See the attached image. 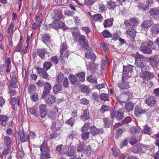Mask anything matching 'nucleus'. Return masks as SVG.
Returning a JSON list of instances; mask_svg holds the SVG:
<instances>
[{
	"label": "nucleus",
	"instance_id": "nucleus-1",
	"mask_svg": "<svg viewBox=\"0 0 159 159\" xmlns=\"http://www.w3.org/2000/svg\"><path fill=\"white\" fill-rule=\"evenodd\" d=\"M133 66L128 65L127 66H123L122 78L127 79L131 76V74L133 69Z\"/></svg>",
	"mask_w": 159,
	"mask_h": 159
},
{
	"label": "nucleus",
	"instance_id": "nucleus-2",
	"mask_svg": "<svg viewBox=\"0 0 159 159\" xmlns=\"http://www.w3.org/2000/svg\"><path fill=\"white\" fill-rule=\"evenodd\" d=\"M39 115L42 118H45L47 114V107L46 104H41L39 107Z\"/></svg>",
	"mask_w": 159,
	"mask_h": 159
},
{
	"label": "nucleus",
	"instance_id": "nucleus-3",
	"mask_svg": "<svg viewBox=\"0 0 159 159\" xmlns=\"http://www.w3.org/2000/svg\"><path fill=\"white\" fill-rule=\"evenodd\" d=\"M146 64L145 61L143 59L138 57H135V65L136 67L140 68L142 70L145 69Z\"/></svg>",
	"mask_w": 159,
	"mask_h": 159
},
{
	"label": "nucleus",
	"instance_id": "nucleus-4",
	"mask_svg": "<svg viewBox=\"0 0 159 159\" xmlns=\"http://www.w3.org/2000/svg\"><path fill=\"white\" fill-rule=\"evenodd\" d=\"M157 99L154 96H151L147 97L146 99L145 102L148 106L152 107L156 103Z\"/></svg>",
	"mask_w": 159,
	"mask_h": 159
},
{
	"label": "nucleus",
	"instance_id": "nucleus-5",
	"mask_svg": "<svg viewBox=\"0 0 159 159\" xmlns=\"http://www.w3.org/2000/svg\"><path fill=\"white\" fill-rule=\"evenodd\" d=\"M86 66H87V69L91 73H93L95 70H97V69L98 65L92 63L90 65L88 64V63H90L88 62V60H85Z\"/></svg>",
	"mask_w": 159,
	"mask_h": 159
},
{
	"label": "nucleus",
	"instance_id": "nucleus-6",
	"mask_svg": "<svg viewBox=\"0 0 159 159\" xmlns=\"http://www.w3.org/2000/svg\"><path fill=\"white\" fill-rule=\"evenodd\" d=\"M61 48H60V58L61 59H60V61L62 63L64 64L65 63V61H64V57L62 56L63 53L65 52L67 48V46L66 44V43L64 42L63 43H62L61 45Z\"/></svg>",
	"mask_w": 159,
	"mask_h": 159
},
{
	"label": "nucleus",
	"instance_id": "nucleus-7",
	"mask_svg": "<svg viewBox=\"0 0 159 159\" xmlns=\"http://www.w3.org/2000/svg\"><path fill=\"white\" fill-rule=\"evenodd\" d=\"M51 89V86L50 84L48 82L46 83L45 84L43 94L42 96V98H44L46 96L50 93Z\"/></svg>",
	"mask_w": 159,
	"mask_h": 159
},
{
	"label": "nucleus",
	"instance_id": "nucleus-8",
	"mask_svg": "<svg viewBox=\"0 0 159 159\" xmlns=\"http://www.w3.org/2000/svg\"><path fill=\"white\" fill-rule=\"evenodd\" d=\"M90 131L93 136H95L99 134H102L103 133V129H98L95 126L92 125L91 126Z\"/></svg>",
	"mask_w": 159,
	"mask_h": 159
},
{
	"label": "nucleus",
	"instance_id": "nucleus-9",
	"mask_svg": "<svg viewBox=\"0 0 159 159\" xmlns=\"http://www.w3.org/2000/svg\"><path fill=\"white\" fill-rule=\"evenodd\" d=\"M9 86L12 88H16L18 87L17 80L15 75L11 77L9 83Z\"/></svg>",
	"mask_w": 159,
	"mask_h": 159
},
{
	"label": "nucleus",
	"instance_id": "nucleus-10",
	"mask_svg": "<svg viewBox=\"0 0 159 159\" xmlns=\"http://www.w3.org/2000/svg\"><path fill=\"white\" fill-rule=\"evenodd\" d=\"M125 110L123 108H121L119 109L116 112V113L115 116L116 118L118 120H122L124 117V113Z\"/></svg>",
	"mask_w": 159,
	"mask_h": 159
},
{
	"label": "nucleus",
	"instance_id": "nucleus-11",
	"mask_svg": "<svg viewBox=\"0 0 159 159\" xmlns=\"http://www.w3.org/2000/svg\"><path fill=\"white\" fill-rule=\"evenodd\" d=\"M76 148L74 146H69L65 153L68 156H73L75 152Z\"/></svg>",
	"mask_w": 159,
	"mask_h": 159
},
{
	"label": "nucleus",
	"instance_id": "nucleus-12",
	"mask_svg": "<svg viewBox=\"0 0 159 159\" xmlns=\"http://www.w3.org/2000/svg\"><path fill=\"white\" fill-rule=\"evenodd\" d=\"M58 110L57 107H54L53 110H52L49 116L52 120H55L57 117Z\"/></svg>",
	"mask_w": 159,
	"mask_h": 159
},
{
	"label": "nucleus",
	"instance_id": "nucleus-13",
	"mask_svg": "<svg viewBox=\"0 0 159 159\" xmlns=\"http://www.w3.org/2000/svg\"><path fill=\"white\" fill-rule=\"evenodd\" d=\"M140 49V51L144 54H150L152 52V49L148 46H141Z\"/></svg>",
	"mask_w": 159,
	"mask_h": 159
},
{
	"label": "nucleus",
	"instance_id": "nucleus-14",
	"mask_svg": "<svg viewBox=\"0 0 159 159\" xmlns=\"http://www.w3.org/2000/svg\"><path fill=\"white\" fill-rule=\"evenodd\" d=\"M46 53L47 51L44 48H38L37 49V53L38 55L42 59L44 58L45 54Z\"/></svg>",
	"mask_w": 159,
	"mask_h": 159
},
{
	"label": "nucleus",
	"instance_id": "nucleus-15",
	"mask_svg": "<svg viewBox=\"0 0 159 159\" xmlns=\"http://www.w3.org/2000/svg\"><path fill=\"white\" fill-rule=\"evenodd\" d=\"M20 139L21 142L24 143L29 140V138L26 134H25L23 130H21L19 132Z\"/></svg>",
	"mask_w": 159,
	"mask_h": 159
},
{
	"label": "nucleus",
	"instance_id": "nucleus-16",
	"mask_svg": "<svg viewBox=\"0 0 159 159\" xmlns=\"http://www.w3.org/2000/svg\"><path fill=\"white\" fill-rule=\"evenodd\" d=\"M45 100L48 104H51L56 101L55 98L52 94H49L46 97Z\"/></svg>",
	"mask_w": 159,
	"mask_h": 159
},
{
	"label": "nucleus",
	"instance_id": "nucleus-17",
	"mask_svg": "<svg viewBox=\"0 0 159 159\" xmlns=\"http://www.w3.org/2000/svg\"><path fill=\"white\" fill-rule=\"evenodd\" d=\"M145 112V111L143 110L140 106H137L135 109L134 115L138 117L139 114L144 113Z\"/></svg>",
	"mask_w": 159,
	"mask_h": 159
},
{
	"label": "nucleus",
	"instance_id": "nucleus-18",
	"mask_svg": "<svg viewBox=\"0 0 159 159\" xmlns=\"http://www.w3.org/2000/svg\"><path fill=\"white\" fill-rule=\"evenodd\" d=\"M149 13L151 16H157L159 15V8H152L149 11Z\"/></svg>",
	"mask_w": 159,
	"mask_h": 159
},
{
	"label": "nucleus",
	"instance_id": "nucleus-19",
	"mask_svg": "<svg viewBox=\"0 0 159 159\" xmlns=\"http://www.w3.org/2000/svg\"><path fill=\"white\" fill-rule=\"evenodd\" d=\"M85 60H88V59H89L93 61L96 59V56L93 52H90L85 54Z\"/></svg>",
	"mask_w": 159,
	"mask_h": 159
},
{
	"label": "nucleus",
	"instance_id": "nucleus-20",
	"mask_svg": "<svg viewBox=\"0 0 159 159\" xmlns=\"http://www.w3.org/2000/svg\"><path fill=\"white\" fill-rule=\"evenodd\" d=\"M92 18L96 22H102L103 20V17L100 14H94L92 16Z\"/></svg>",
	"mask_w": 159,
	"mask_h": 159
},
{
	"label": "nucleus",
	"instance_id": "nucleus-21",
	"mask_svg": "<svg viewBox=\"0 0 159 159\" xmlns=\"http://www.w3.org/2000/svg\"><path fill=\"white\" fill-rule=\"evenodd\" d=\"M125 108L127 111H130L133 109L134 104L130 102H128L125 103Z\"/></svg>",
	"mask_w": 159,
	"mask_h": 159
},
{
	"label": "nucleus",
	"instance_id": "nucleus-22",
	"mask_svg": "<svg viewBox=\"0 0 159 159\" xmlns=\"http://www.w3.org/2000/svg\"><path fill=\"white\" fill-rule=\"evenodd\" d=\"M55 18L57 20L62 19V13L61 10L57 9L54 10Z\"/></svg>",
	"mask_w": 159,
	"mask_h": 159
},
{
	"label": "nucleus",
	"instance_id": "nucleus-23",
	"mask_svg": "<svg viewBox=\"0 0 159 159\" xmlns=\"http://www.w3.org/2000/svg\"><path fill=\"white\" fill-rule=\"evenodd\" d=\"M79 42L83 46H86L88 45V43L86 41V37L84 35H81L79 37Z\"/></svg>",
	"mask_w": 159,
	"mask_h": 159
},
{
	"label": "nucleus",
	"instance_id": "nucleus-24",
	"mask_svg": "<svg viewBox=\"0 0 159 159\" xmlns=\"http://www.w3.org/2000/svg\"><path fill=\"white\" fill-rule=\"evenodd\" d=\"M154 23L153 20H148L144 21L141 26L145 28H148Z\"/></svg>",
	"mask_w": 159,
	"mask_h": 159
},
{
	"label": "nucleus",
	"instance_id": "nucleus-25",
	"mask_svg": "<svg viewBox=\"0 0 159 159\" xmlns=\"http://www.w3.org/2000/svg\"><path fill=\"white\" fill-rule=\"evenodd\" d=\"M152 33L153 34H157L159 32V24H156L153 25L151 28Z\"/></svg>",
	"mask_w": 159,
	"mask_h": 159
},
{
	"label": "nucleus",
	"instance_id": "nucleus-26",
	"mask_svg": "<svg viewBox=\"0 0 159 159\" xmlns=\"http://www.w3.org/2000/svg\"><path fill=\"white\" fill-rule=\"evenodd\" d=\"M118 87L122 89H125L129 88V84L128 82L123 81L121 82L118 84Z\"/></svg>",
	"mask_w": 159,
	"mask_h": 159
},
{
	"label": "nucleus",
	"instance_id": "nucleus-27",
	"mask_svg": "<svg viewBox=\"0 0 159 159\" xmlns=\"http://www.w3.org/2000/svg\"><path fill=\"white\" fill-rule=\"evenodd\" d=\"M99 11L100 12H103L106 10V5L102 2H100L98 4Z\"/></svg>",
	"mask_w": 159,
	"mask_h": 159
},
{
	"label": "nucleus",
	"instance_id": "nucleus-28",
	"mask_svg": "<svg viewBox=\"0 0 159 159\" xmlns=\"http://www.w3.org/2000/svg\"><path fill=\"white\" fill-rule=\"evenodd\" d=\"M142 150H143V148L142 145L141 144H139L133 147L132 152L135 153H137Z\"/></svg>",
	"mask_w": 159,
	"mask_h": 159
},
{
	"label": "nucleus",
	"instance_id": "nucleus-29",
	"mask_svg": "<svg viewBox=\"0 0 159 159\" xmlns=\"http://www.w3.org/2000/svg\"><path fill=\"white\" fill-rule=\"evenodd\" d=\"M12 139L10 137L7 136H6L4 138V143L5 145L9 147L11 145Z\"/></svg>",
	"mask_w": 159,
	"mask_h": 159
},
{
	"label": "nucleus",
	"instance_id": "nucleus-30",
	"mask_svg": "<svg viewBox=\"0 0 159 159\" xmlns=\"http://www.w3.org/2000/svg\"><path fill=\"white\" fill-rule=\"evenodd\" d=\"M80 118L84 120H87L89 119V111L88 109H86L84 110V114L81 116Z\"/></svg>",
	"mask_w": 159,
	"mask_h": 159
},
{
	"label": "nucleus",
	"instance_id": "nucleus-31",
	"mask_svg": "<svg viewBox=\"0 0 159 159\" xmlns=\"http://www.w3.org/2000/svg\"><path fill=\"white\" fill-rule=\"evenodd\" d=\"M142 76L143 79L146 80L152 78L153 75L151 73L146 72L144 73L143 74Z\"/></svg>",
	"mask_w": 159,
	"mask_h": 159
},
{
	"label": "nucleus",
	"instance_id": "nucleus-32",
	"mask_svg": "<svg viewBox=\"0 0 159 159\" xmlns=\"http://www.w3.org/2000/svg\"><path fill=\"white\" fill-rule=\"evenodd\" d=\"M113 20L107 19L105 20L103 22V25L105 28H107L111 26L113 24Z\"/></svg>",
	"mask_w": 159,
	"mask_h": 159
},
{
	"label": "nucleus",
	"instance_id": "nucleus-33",
	"mask_svg": "<svg viewBox=\"0 0 159 159\" xmlns=\"http://www.w3.org/2000/svg\"><path fill=\"white\" fill-rule=\"evenodd\" d=\"M143 133L150 135L152 133V129L148 125H145L143 127V129L142 131Z\"/></svg>",
	"mask_w": 159,
	"mask_h": 159
},
{
	"label": "nucleus",
	"instance_id": "nucleus-34",
	"mask_svg": "<svg viewBox=\"0 0 159 159\" xmlns=\"http://www.w3.org/2000/svg\"><path fill=\"white\" fill-rule=\"evenodd\" d=\"M97 78L94 75H89L87 78V80L91 83L96 84L97 83Z\"/></svg>",
	"mask_w": 159,
	"mask_h": 159
},
{
	"label": "nucleus",
	"instance_id": "nucleus-35",
	"mask_svg": "<svg viewBox=\"0 0 159 159\" xmlns=\"http://www.w3.org/2000/svg\"><path fill=\"white\" fill-rule=\"evenodd\" d=\"M126 34L129 35L131 38H134L136 35V32L134 29H130L126 31Z\"/></svg>",
	"mask_w": 159,
	"mask_h": 159
},
{
	"label": "nucleus",
	"instance_id": "nucleus-36",
	"mask_svg": "<svg viewBox=\"0 0 159 159\" xmlns=\"http://www.w3.org/2000/svg\"><path fill=\"white\" fill-rule=\"evenodd\" d=\"M40 149L42 152H48L49 151V149L46 142H44L41 144L40 147Z\"/></svg>",
	"mask_w": 159,
	"mask_h": 159
},
{
	"label": "nucleus",
	"instance_id": "nucleus-37",
	"mask_svg": "<svg viewBox=\"0 0 159 159\" xmlns=\"http://www.w3.org/2000/svg\"><path fill=\"white\" fill-rule=\"evenodd\" d=\"M42 40L46 44L50 42V36L48 34H44L42 36Z\"/></svg>",
	"mask_w": 159,
	"mask_h": 159
},
{
	"label": "nucleus",
	"instance_id": "nucleus-38",
	"mask_svg": "<svg viewBox=\"0 0 159 159\" xmlns=\"http://www.w3.org/2000/svg\"><path fill=\"white\" fill-rule=\"evenodd\" d=\"M107 5L108 8L109 9H114L116 6V3L111 0H110L107 2Z\"/></svg>",
	"mask_w": 159,
	"mask_h": 159
},
{
	"label": "nucleus",
	"instance_id": "nucleus-39",
	"mask_svg": "<svg viewBox=\"0 0 159 159\" xmlns=\"http://www.w3.org/2000/svg\"><path fill=\"white\" fill-rule=\"evenodd\" d=\"M7 117L5 116H0V122L2 126H5L6 124Z\"/></svg>",
	"mask_w": 159,
	"mask_h": 159
},
{
	"label": "nucleus",
	"instance_id": "nucleus-40",
	"mask_svg": "<svg viewBox=\"0 0 159 159\" xmlns=\"http://www.w3.org/2000/svg\"><path fill=\"white\" fill-rule=\"evenodd\" d=\"M52 66V64L51 62L45 61L43 64V68L44 70H48Z\"/></svg>",
	"mask_w": 159,
	"mask_h": 159
},
{
	"label": "nucleus",
	"instance_id": "nucleus-41",
	"mask_svg": "<svg viewBox=\"0 0 159 159\" xmlns=\"http://www.w3.org/2000/svg\"><path fill=\"white\" fill-rule=\"evenodd\" d=\"M103 122L104 125L106 128H109L111 125V122L110 120L107 118H104L103 119Z\"/></svg>",
	"mask_w": 159,
	"mask_h": 159
},
{
	"label": "nucleus",
	"instance_id": "nucleus-42",
	"mask_svg": "<svg viewBox=\"0 0 159 159\" xmlns=\"http://www.w3.org/2000/svg\"><path fill=\"white\" fill-rule=\"evenodd\" d=\"M58 28H61L64 30H68V28L61 21H58Z\"/></svg>",
	"mask_w": 159,
	"mask_h": 159
},
{
	"label": "nucleus",
	"instance_id": "nucleus-43",
	"mask_svg": "<svg viewBox=\"0 0 159 159\" xmlns=\"http://www.w3.org/2000/svg\"><path fill=\"white\" fill-rule=\"evenodd\" d=\"M50 157V153L46 152L42 153L40 155V159H48Z\"/></svg>",
	"mask_w": 159,
	"mask_h": 159
},
{
	"label": "nucleus",
	"instance_id": "nucleus-44",
	"mask_svg": "<svg viewBox=\"0 0 159 159\" xmlns=\"http://www.w3.org/2000/svg\"><path fill=\"white\" fill-rule=\"evenodd\" d=\"M61 86L60 84L55 85L53 88L54 93H57L58 91L61 90Z\"/></svg>",
	"mask_w": 159,
	"mask_h": 159
},
{
	"label": "nucleus",
	"instance_id": "nucleus-45",
	"mask_svg": "<svg viewBox=\"0 0 159 159\" xmlns=\"http://www.w3.org/2000/svg\"><path fill=\"white\" fill-rule=\"evenodd\" d=\"M108 95L107 93H102L99 95L100 99L105 101L108 100Z\"/></svg>",
	"mask_w": 159,
	"mask_h": 159
},
{
	"label": "nucleus",
	"instance_id": "nucleus-46",
	"mask_svg": "<svg viewBox=\"0 0 159 159\" xmlns=\"http://www.w3.org/2000/svg\"><path fill=\"white\" fill-rule=\"evenodd\" d=\"M36 89V86L34 84H31L29 86L28 90L29 93H35V91Z\"/></svg>",
	"mask_w": 159,
	"mask_h": 159
},
{
	"label": "nucleus",
	"instance_id": "nucleus-47",
	"mask_svg": "<svg viewBox=\"0 0 159 159\" xmlns=\"http://www.w3.org/2000/svg\"><path fill=\"white\" fill-rule=\"evenodd\" d=\"M130 132L134 134H137L140 131L139 129L136 126H133L131 127L130 128Z\"/></svg>",
	"mask_w": 159,
	"mask_h": 159
},
{
	"label": "nucleus",
	"instance_id": "nucleus-48",
	"mask_svg": "<svg viewBox=\"0 0 159 159\" xmlns=\"http://www.w3.org/2000/svg\"><path fill=\"white\" fill-rule=\"evenodd\" d=\"M130 25L131 27H133L139 21V20L138 19L135 18H133L130 20Z\"/></svg>",
	"mask_w": 159,
	"mask_h": 159
},
{
	"label": "nucleus",
	"instance_id": "nucleus-49",
	"mask_svg": "<svg viewBox=\"0 0 159 159\" xmlns=\"http://www.w3.org/2000/svg\"><path fill=\"white\" fill-rule=\"evenodd\" d=\"M109 110V107L106 105H102L100 109V111L102 113Z\"/></svg>",
	"mask_w": 159,
	"mask_h": 159
},
{
	"label": "nucleus",
	"instance_id": "nucleus-50",
	"mask_svg": "<svg viewBox=\"0 0 159 159\" xmlns=\"http://www.w3.org/2000/svg\"><path fill=\"white\" fill-rule=\"evenodd\" d=\"M69 79L73 84H74L77 82V77L74 75H70L69 77Z\"/></svg>",
	"mask_w": 159,
	"mask_h": 159
},
{
	"label": "nucleus",
	"instance_id": "nucleus-51",
	"mask_svg": "<svg viewBox=\"0 0 159 159\" xmlns=\"http://www.w3.org/2000/svg\"><path fill=\"white\" fill-rule=\"evenodd\" d=\"M76 75L79 78L81 82H83L84 81L85 74L84 73H80Z\"/></svg>",
	"mask_w": 159,
	"mask_h": 159
},
{
	"label": "nucleus",
	"instance_id": "nucleus-52",
	"mask_svg": "<svg viewBox=\"0 0 159 159\" xmlns=\"http://www.w3.org/2000/svg\"><path fill=\"white\" fill-rule=\"evenodd\" d=\"M147 44L148 46L152 48V49L155 50L156 48V47L155 46L153 41H148L147 43Z\"/></svg>",
	"mask_w": 159,
	"mask_h": 159
},
{
	"label": "nucleus",
	"instance_id": "nucleus-53",
	"mask_svg": "<svg viewBox=\"0 0 159 159\" xmlns=\"http://www.w3.org/2000/svg\"><path fill=\"white\" fill-rule=\"evenodd\" d=\"M90 125L89 123H87L85 124L82 127L81 131L82 132H85L87 131L89 128Z\"/></svg>",
	"mask_w": 159,
	"mask_h": 159
},
{
	"label": "nucleus",
	"instance_id": "nucleus-54",
	"mask_svg": "<svg viewBox=\"0 0 159 159\" xmlns=\"http://www.w3.org/2000/svg\"><path fill=\"white\" fill-rule=\"evenodd\" d=\"M139 7L143 10H146L148 9V4H144L143 3H139Z\"/></svg>",
	"mask_w": 159,
	"mask_h": 159
},
{
	"label": "nucleus",
	"instance_id": "nucleus-55",
	"mask_svg": "<svg viewBox=\"0 0 159 159\" xmlns=\"http://www.w3.org/2000/svg\"><path fill=\"white\" fill-rule=\"evenodd\" d=\"M85 152L88 155H89L91 153H93L94 150H92L90 146H88L86 147L84 149Z\"/></svg>",
	"mask_w": 159,
	"mask_h": 159
},
{
	"label": "nucleus",
	"instance_id": "nucleus-56",
	"mask_svg": "<svg viewBox=\"0 0 159 159\" xmlns=\"http://www.w3.org/2000/svg\"><path fill=\"white\" fill-rule=\"evenodd\" d=\"M30 98L31 100L35 102L37 101L38 99V95L36 93H30Z\"/></svg>",
	"mask_w": 159,
	"mask_h": 159
},
{
	"label": "nucleus",
	"instance_id": "nucleus-57",
	"mask_svg": "<svg viewBox=\"0 0 159 159\" xmlns=\"http://www.w3.org/2000/svg\"><path fill=\"white\" fill-rule=\"evenodd\" d=\"M81 90L83 93H88L89 92L88 87L85 85H82L81 86Z\"/></svg>",
	"mask_w": 159,
	"mask_h": 159
},
{
	"label": "nucleus",
	"instance_id": "nucleus-58",
	"mask_svg": "<svg viewBox=\"0 0 159 159\" xmlns=\"http://www.w3.org/2000/svg\"><path fill=\"white\" fill-rule=\"evenodd\" d=\"M119 97L120 100V102H124L127 99V96L125 94H122L120 95L119 96Z\"/></svg>",
	"mask_w": 159,
	"mask_h": 159
},
{
	"label": "nucleus",
	"instance_id": "nucleus-59",
	"mask_svg": "<svg viewBox=\"0 0 159 159\" xmlns=\"http://www.w3.org/2000/svg\"><path fill=\"white\" fill-rule=\"evenodd\" d=\"M51 129L53 131H57L60 129V128L57 126V124L53 123V125L51 127Z\"/></svg>",
	"mask_w": 159,
	"mask_h": 159
},
{
	"label": "nucleus",
	"instance_id": "nucleus-60",
	"mask_svg": "<svg viewBox=\"0 0 159 159\" xmlns=\"http://www.w3.org/2000/svg\"><path fill=\"white\" fill-rule=\"evenodd\" d=\"M36 135L35 133L33 131H30L29 132V134L28 135V137L29 138V139H33L36 138Z\"/></svg>",
	"mask_w": 159,
	"mask_h": 159
},
{
	"label": "nucleus",
	"instance_id": "nucleus-61",
	"mask_svg": "<svg viewBox=\"0 0 159 159\" xmlns=\"http://www.w3.org/2000/svg\"><path fill=\"white\" fill-rule=\"evenodd\" d=\"M102 35L105 38H108L111 36V33L108 30H104L102 32Z\"/></svg>",
	"mask_w": 159,
	"mask_h": 159
},
{
	"label": "nucleus",
	"instance_id": "nucleus-62",
	"mask_svg": "<svg viewBox=\"0 0 159 159\" xmlns=\"http://www.w3.org/2000/svg\"><path fill=\"white\" fill-rule=\"evenodd\" d=\"M89 132H83L81 134V138L83 140H85L89 138Z\"/></svg>",
	"mask_w": 159,
	"mask_h": 159
},
{
	"label": "nucleus",
	"instance_id": "nucleus-63",
	"mask_svg": "<svg viewBox=\"0 0 159 159\" xmlns=\"http://www.w3.org/2000/svg\"><path fill=\"white\" fill-rule=\"evenodd\" d=\"M58 20H56L54 21H53V22L50 25L51 27L57 29L58 28Z\"/></svg>",
	"mask_w": 159,
	"mask_h": 159
},
{
	"label": "nucleus",
	"instance_id": "nucleus-64",
	"mask_svg": "<svg viewBox=\"0 0 159 159\" xmlns=\"http://www.w3.org/2000/svg\"><path fill=\"white\" fill-rule=\"evenodd\" d=\"M63 86L66 88H67L69 86V81L67 78H65L63 79Z\"/></svg>",
	"mask_w": 159,
	"mask_h": 159
}]
</instances>
